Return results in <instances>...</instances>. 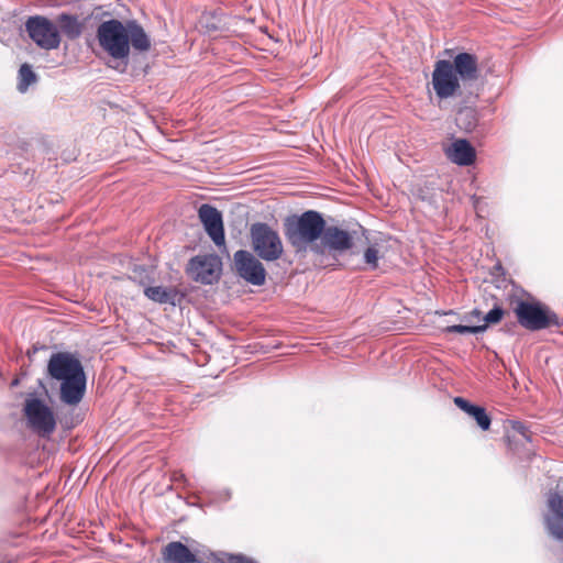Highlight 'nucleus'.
Returning <instances> with one entry per match:
<instances>
[{"mask_svg":"<svg viewBox=\"0 0 563 563\" xmlns=\"http://www.w3.org/2000/svg\"><path fill=\"white\" fill-rule=\"evenodd\" d=\"M551 515H563V499L559 494H551L548 499Z\"/></svg>","mask_w":563,"mask_h":563,"instance_id":"nucleus-23","label":"nucleus"},{"mask_svg":"<svg viewBox=\"0 0 563 563\" xmlns=\"http://www.w3.org/2000/svg\"><path fill=\"white\" fill-rule=\"evenodd\" d=\"M23 411L29 426L40 435L46 437L55 431L56 419L54 412L41 399H26Z\"/></svg>","mask_w":563,"mask_h":563,"instance_id":"nucleus-7","label":"nucleus"},{"mask_svg":"<svg viewBox=\"0 0 563 563\" xmlns=\"http://www.w3.org/2000/svg\"><path fill=\"white\" fill-rule=\"evenodd\" d=\"M353 244L350 232L335 225L327 227L325 224L318 245H313V254L336 261L338 256L352 249Z\"/></svg>","mask_w":563,"mask_h":563,"instance_id":"nucleus-5","label":"nucleus"},{"mask_svg":"<svg viewBox=\"0 0 563 563\" xmlns=\"http://www.w3.org/2000/svg\"><path fill=\"white\" fill-rule=\"evenodd\" d=\"M325 221L322 214L316 210H307L300 216L287 217L284 221V234L288 244L296 254L313 253V245L324 231Z\"/></svg>","mask_w":563,"mask_h":563,"instance_id":"nucleus-2","label":"nucleus"},{"mask_svg":"<svg viewBox=\"0 0 563 563\" xmlns=\"http://www.w3.org/2000/svg\"><path fill=\"white\" fill-rule=\"evenodd\" d=\"M144 295L152 301L156 303H169L175 305L178 291L175 287H163V286H153L146 287L144 289Z\"/></svg>","mask_w":563,"mask_h":563,"instance_id":"nucleus-17","label":"nucleus"},{"mask_svg":"<svg viewBox=\"0 0 563 563\" xmlns=\"http://www.w3.org/2000/svg\"><path fill=\"white\" fill-rule=\"evenodd\" d=\"M454 404L468 416L474 418L482 430H488L492 423L490 417L485 408L475 406L462 397H455Z\"/></svg>","mask_w":563,"mask_h":563,"instance_id":"nucleus-16","label":"nucleus"},{"mask_svg":"<svg viewBox=\"0 0 563 563\" xmlns=\"http://www.w3.org/2000/svg\"><path fill=\"white\" fill-rule=\"evenodd\" d=\"M25 30L29 36L43 49H55L60 44L57 26L47 18L35 15L27 19Z\"/></svg>","mask_w":563,"mask_h":563,"instance_id":"nucleus-9","label":"nucleus"},{"mask_svg":"<svg viewBox=\"0 0 563 563\" xmlns=\"http://www.w3.org/2000/svg\"><path fill=\"white\" fill-rule=\"evenodd\" d=\"M100 46L115 59H126L130 54L126 26L119 20L102 22L97 30Z\"/></svg>","mask_w":563,"mask_h":563,"instance_id":"nucleus-3","label":"nucleus"},{"mask_svg":"<svg viewBox=\"0 0 563 563\" xmlns=\"http://www.w3.org/2000/svg\"><path fill=\"white\" fill-rule=\"evenodd\" d=\"M486 331V324L481 325H464V324H454L445 328V332L448 333H460V334H476Z\"/></svg>","mask_w":563,"mask_h":563,"instance_id":"nucleus-22","label":"nucleus"},{"mask_svg":"<svg viewBox=\"0 0 563 563\" xmlns=\"http://www.w3.org/2000/svg\"><path fill=\"white\" fill-rule=\"evenodd\" d=\"M221 273V261L217 255H198L190 260L188 274L201 284L210 285L217 282Z\"/></svg>","mask_w":563,"mask_h":563,"instance_id":"nucleus-11","label":"nucleus"},{"mask_svg":"<svg viewBox=\"0 0 563 563\" xmlns=\"http://www.w3.org/2000/svg\"><path fill=\"white\" fill-rule=\"evenodd\" d=\"M446 156L451 162L460 166H468L475 159V150L468 141L456 140L446 150Z\"/></svg>","mask_w":563,"mask_h":563,"instance_id":"nucleus-14","label":"nucleus"},{"mask_svg":"<svg viewBox=\"0 0 563 563\" xmlns=\"http://www.w3.org/2000/svg\"><path fill=\"white\" fill-rule=\"evenodd\" d=\"M545 523L553 538L563 540V515H549L545 517Z\"/></svg>","mask_w":563,"mask_h":563,"instance_id":"nucleus-21","label":"nucleus"},{"mask_svg":"<svg viewBox=\"0 0 563 563\" xmlns=\"http://www.w3.org/2000/svg\"><path fill=\"white\" fill-rule=\"evenodd\" d=\"M234 267L240 277L254 286H262L266 280V271L262 262L249 251L234 253Z\"/></svg>","mask_w":563,"mask_h":563,"instance_id":"nucleus-10","label":"nucleus"},{"mask_svg":"<svg viewBox=\"0 0 563 563\" xmlns=\"http://www.w3.org/2000/svg\"><path fill=\"white\" fill-rule=\"evenodd\" d=\"M129 34V44L141 52L147 51L151 46L148 36L146 35L143 27L136 22L132 21L126 24Z\"/></svg>","mask_w":563,"mask_h":563,"instance_id":"nucleus-19","label":"nucleus"},{"mask_svg":"<svg viewBox=\"0 0 563 563\" xmlns=\"http://www.w3.org/2000/svg\"><path fill=\"white\" fill-rule=\"evenodd\" d=\"M47 373L51 378L60 382L59 399L68 406H77L86 391V374L80 361L68 352L52 354Z\"/></svg>","mask_w":563,"mask_h":563,"instance_id":"nucleus-1","label":"nucleus"},{"mask_svg":"<svg viewBox=\"0 0 563 563\" xmlns=\"http://www.w3.org/2000/svg\"><path fill=\"white\" fill-rule=\"evenodd\" d=\"M432 86L440 99L462 95V82L455 74L450 60L441 59L434 64Z\"/></svg>","mask_w":563,"mask_h":563,"instance_id":"nucleus-8","label":"nucleus"},{"mask_svg":"<svg viewBox=\"0 0 563 563\" xmlns=\"http://www.w3.org/2000/svg\"><path fill=\"white\" fill-rule=\"evenodd\" d=\"M36 79L37 77L29 64L25 63L21 65L19 69V91L25 92L29 87L36 81Z\"/></svg>","mask_w":563,"mask_h":563,"instance_id":"nucleus-20","label":"nucleus"},{"mask_svg":"<svg viewBox=\"0 0 563 563\" xmlns=\"http://www.w3.org/2000/svg\"><path fill=\"white\" fill-rule=\"evenodd\" d=\"M515 313L520 325L530 331H538L559 324L558 316L539 303L521 300L515 308Z\"/></svg>","mask_w":563,"mask_h":563,"instance_id":"nucleus-6","label":"nucleus"},{"mask_svg":"<svg viewBox=\"0 0 563 563\" xmlns=\"http://www.w3.org/2000/svg\"><path fill=\"white\" fill-rule=\"evenodd\" d=\"M503 316H504V310L503 308H500L499 306H495L489 312L486 313V316L483 318V320L485 321L484 324H486V327L488 324H495V323H498L501 319H503Z\"/></svg>","mask_w":563,"mask_h":563,"instance_id":"nucleus-25","label":"nucleus"},{"mask_svg":"<svg viewBox=\"0 0 563 563\" xmlns=\"http://www.w3.org/2000/svg\"><path fill=\"white\" fill-rule=\"evenodd\" d=\"M518 430L525 435V431H526L525 427L520 426V428Z\"/></svg>","mask_w":563,"mask_h":563,"instance_id":"nucleus-28","label":"nucleus"},{"mask_svg":"<svg viewBox=\"0 0 563 563\" xmlns=\"http://www.w3.org/2000/svg\"><path fill=\"white\" fill-rule=\"evenodd\" d=\"M451 64L465 89L470 88L473 82L478 80V59L475 55L470 53H459Z\"/></svg>","mask_w":563,"mask_h":563,"instance_id":"nucleus-13","label":"nucleus"},{"mask_svg":"<svg viewBox=\"0 0 563 563\" xmlns=\"http://www.w3.org/2000/svg\"><path fill=\"white\" fill-rule=\"evenodd\" d=\"M378 250L375 246H369L364 252V261L369 268L375 269L378 265Z\"/></svg>","mask_w":563,"mask_h":563,"instance_id":"nucleus-24","label":"nucleus"},{"mask_svg":"<svg viewBox=\"0 0 563 563\" xmlns=\"http://www.w3.org/2000/svg\"><path fill=\"white\" fill-rule=\"evenodd\" d=\"M250 236L255 254L266 261L275 262L284 253V245L277 231L267 223L256 222L251 225Z\"/></svg>","mask_w":563,"mask_h":563,"instance_id":"nucleus-4","label":"nucleus"},{"mask_svg":"<svg viewBox=\"0 0 563 563\" xmlns=\"http://www.w3.org/2000/svg\"><path fill=\"white\" fill-rule=\"evenodd\" d=\"M62 33L70 40L79 37L84 30V22L77 16L63 13L57 18Z\"/></svg>","mask_w":563,"mask_h":563,"instance_id":"nucleus-18","label":"nucleus"},{"mask_svg":"<svg viewBox=\"0 0 563 563\" xmlns=\"http://www.w3.org/2000/svg\"><path fill=\"white\" fill-rule=\"evenodd\" d=\"M198 217L213 243L217 246L224 245L225 236L221 212L211 205L203 203L198 210Z\"/></svg>","mask_w":563,"mask_h":563,"instance_id":"nucleus-12","label":"nucleus"},{"mask_svg":"<svg viewBox=\"0 0 563 563\" xmlns=\"http://www.w3.org/2000/svg\"><path fill=\"white\" fill-rule=\"evenodd\" d=\"M471 318H474L476 320H481L482 312L478 309H473L467 316L464 317V319L468 320Z\"/></svg>","mask_w":563,"mask_h":563,"instance_id":"nucleus-27","label":"nucleus"},{"mask_svg":"<svg viewBox=\"0 0 563 563\" xmlns=\"http://www.w3.org/2000/svg\"><path fill=\"white\" fill-rule=\"evenodd\" d=\"M230 563H256L252 559H247L243 555L230 556Z\"/></svg>","mask_w":563,"mask_h":563,"instance_id":"nucleus-26","label":"nucleus"},{"mask_svg":"<svg viewBox=\"0 0 563 563\" xmlns=\"http://www.w3.org/2000/svg\"><path fill=\"white\" fill-rule=\"evenodd\" d=\"M165 563H195L196 555L179 541L169 542L163 550Z\"/></svg>","mask_w":563,"mask_h":563,"instance_id":"nucleus-15","label":"nucleus"}]
</instances>
